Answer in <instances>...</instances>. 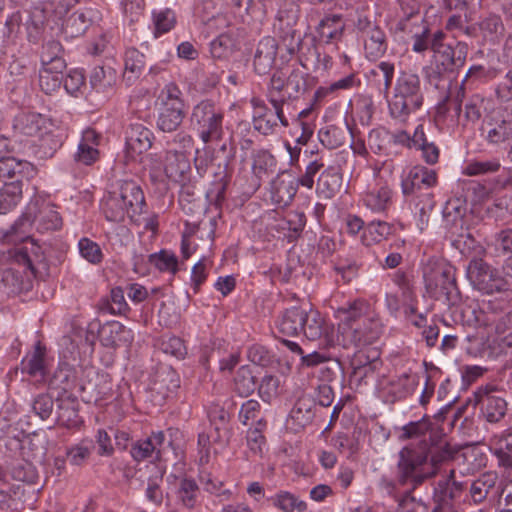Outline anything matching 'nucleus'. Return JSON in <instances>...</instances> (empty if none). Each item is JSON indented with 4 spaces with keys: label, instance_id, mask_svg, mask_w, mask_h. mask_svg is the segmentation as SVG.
<instances>
[{
    "label": "nucleus",
    "instance_id": "9d476101",
    "mask_svg": "<svg viewBox=\"0 0 512 512\" xmlns=\"http://www.w3.org/2000/svg\"><path fill=\"white\" fill-rule=\"evenodd\" d=\"M356 29L363 41L365 57L369 61H377L382 58L388 49L385 31L366 16L358 18Z\"/></svg>",
    "mask_w": 512,
    "mask_h": 512
},
{
    "label": "nucleus",
    "instance_id": "e2e57ef3",
    "mask_svg": "<svg viewBox=\"0 0 512 512\" xmlns=\"http://www.w3.org/2000/svg\"><path fill=\"white\" fill-rule=\"evenodd\" d=\"M150 262L160 271H168L175 274L178 270V260L174 253L162 250L149 256Z\"/></svg>",
    "mask_w": 512,
    "mask_h": 512
},
{
    "label": "nucleus",
    "instance_id": "393cba45",
    "mask_svg": "<svg viewBox=\"0 0 512 512\" xmlns=\"http://www.w3.org/2000/svg\"><path fill=\"white\" fill-rule=\"evenodd\" d=\"M278 51L277 41L272 37L263 38L254 56V68L258 74H266L273 67Z\"/></svg>",
    "mask_w": 512,
    "mask_h": 512
},
{
    "label": "nucleus",
    "instance_id": "473e14b6",
    "mask_svg": "<svg viewBox=\"0 0 512 512\" xmlns=\"http://www.w3.org/2000/svg\"><path fill=\"white\" fill-rule=\"evenodd\" d=\"M179 386L180 382L176 372L170 368H165L156 373L151 391L165 399L171 393H174Z\"/></svg>",
    "mask_w": 512,
    "mask_h": 512
},
{
    "label": "nucleus",
    "instance_id": "5fc2aeb1",
    "mask_svg": "<svg viewBox=\"0 0 512 512\" xmlns=\"http://www.w3.org/2000/svg\"><path fill=\"white\" fill-rule=\"evenodd\" d=\"M235 40L229 33H222L210 44V53L214 59L227 60L233 54Z\"/></svg>",
    "mask_w": 512,
    "mask_h": 512
},
{
    "label": "nucleus",
    "instance_id": "4c0bfd02",
    "mask_svg": "<svg viewBox=\"0 0 512 512\" xmlns=\"http://www.w3.org/2000/svg\"><path fill=\"white\" fill-rule=\"evenodd\" d=\"M102 209L105 218L110 222L120 223L129 217L128 208L120 200L115 189L110 191L103 201Z\"/></svg>",
    "mask_w": 512,
    "mask_h": 512
},
{
    "label": "nucleus",
    "instance_id": "3c124183",
    "mask_svg": "<svg viewBox=\"0 0 512 512\" xmlns=\"http://www.w3.org/2000/svg\"><path fill=\"white\" fill-rule=\"evenodd\" d=\"M63 71L51 66H41L39 71V86L46 94H52L60 89L63 82Z\"/></svg>",
    "mask_w": 512,
    "mask_h": 512
},
{
    "label": "nucleus",
    "instance_id": "c03bdc74",
    "mask_svg": "<svg viewBox=\"0 0 512 512\" xmlns=\"http://www.w3.org/2000/svg\"><path fill=\"white\" fill-rule=\"evenodd\" d=\"M497 479L495 472H486L474 480L470 485V496L473 502L476 504L483 502L495 487Z\"/></svg>",
    "mask_w": 512,
    "mask_h": 512
},
{
    "label": "nucleus",
    "instance_id": "a18cd8bd",
    "mask_svg": "<svg viewBox=\"0 0 512 512\" xmlns=\"http://www.w3.org/2000/svg\"><path fill=\"white\" fill-rule=\"evenodd\" d=\"M486 102L487 100L480 94L470 96L464 105V113L461 114L459 123L465 126L468 123L478 122L486 111Z\"/></svg>",
    "mask_w": 512,
    "mask_h": 512
},
{
    "label": "nucleus",
    "instance_id": "1a4fd4ad",
    "mask_svg": "<svg viewBox=\"0 0 512 512\" xmlns=\"http://www.w3.org/2000/svg\"><path fill=\"white\" fill-rule=\"evenodd\" d=\"M467 54L468 45L460 41L449 49L433 54L430 65L423 69L425 79L430 85L439 88L447 75L464 66Z\"/></svg>",
    "mask_w": 512,
    "mask_h": 512
},
{
    "label": "nucleus",
    "instance_id": "c85d7f7f",
    "mask_svg": "<svg viewBox=\"0 0 512 512\" xmlns=\"http://www.w3.org/2000/svg\"><path fill=\"white\" fill-rule=\"evenodd\" d=\"M430 436H432L435 441H438L439 439L445 440L443 436L438 435L431 430V423L428 420L422 419L420 421L410 422L403 426L400 429L398 438L402 441L414 438H422L421 440L425 439L428 444H430Z\"/></svg>",
    "mask_w": 512,
    "mask_h": 512
},
{
    "label": "nucleus",
    "instance_id": "58836bf2",
    "mask_svg": "<svg viewBox=\"0 0 512 512\" xmlns=\"http://www.w3.org/2000/svg\"><path fill=\"white\" fill-rule=\"evenodd\" d=\"M63 47L59 41L49 40L42 46L41 66H51L56 70H65L66 62L63 58Z\"/></svg>",
    "mask_w": 512,
    "mask_h": 512
},
{
    "label": "nucleus",
    "instance_id": "a211bd4d",
    "mask_svg": "<svg viewBox=\"0 0 512 512\" xmlns=\"http://www.w3.org/2000/svg\"><path fill=\"white\" fill-rule=\"evenodd\" d=\"M437 183L436 172L424 166L413 167L402 181L403 194L413 195L430 190Z\"/></svg>",
    "mask_w": 512,
    "mask_h": 512
},
{
    "label": "nucleus",
    "instance_id": "69168bd1",
    "mask_svg": "<svg viewBox=\"0 0 512 512\" xmlns=\"http://www.w3.org/2000/svg\"><path fill=\"white\" fill-rule=\"evenodd\" d=\"M54 399L46 393L37 395L32 402V410L42 420L49 419L54 412Z\"/></svg>",
    "mask_w": 512,
    "mask_h": 512
},
{
    "label": "nucleus",
    "instance_id": "e433bc0d",
    "mask_svg": "<svg viewBox=\"0 0 512 512\" xmlns=\"http://www.w3.org/2000/svg\"><path fill=\"white\" fill-rule=\"evenodd\" d=\"M392 192L386 185L376 186L366 192L364 205L373 212H384L391 204Z\"/></svg>",
    "mask_w": 512,
    "mask_h": 512
},
{
    "label": "nucleus",
    "instance_id": "a19ab883",
    "mask_svg": "<svg viewBox=\"0 0 512 512\" xmlns=\"http://www.w3.org/2000/svg\"><path fill=\"white\" fill-rule=\"evenodd\" d=\"M200 489L194 479H180L176 492L178 502L187 509L195 508L199 503Z\"/></svg>",
    "mask_w": 512,
    "mask_h": 512
},
{
    "label": "nucleus",
    "instance_id": "b1692460",
    "mask_svg": "<svg viewBox=\"0 0 512 512\" xmlns=\"http://www.w3.org/2000/svg\"><path fill=\"white\" fill-rule=\"evenodd\" d=\"M476 397L478 404L481 406L482 413L488 422L497 423L505 416L507 403L502 397L494 395L492 391L487 389L479 390L476 393Z\"/></svg>",
    "mask_w": 512,
    "mask_h": 512
},
{
    "label": "nucleus",
    "instance_id": "f704fd0d",
    "mask_svg": "<svg viewBox=\"0 0 512 512\" xmlns=\"http://www.w3.org/2000/svg\"><path fill=\"white\" fill-rule=\"evenodd\" d=\"M23 182L20 179L5 183L0 189V215L15 208L22 198Z\"/></svg>",
    "mask_w": 512,
    "mask_h": 512
},
{
    "label": "nucleus",
    "instance_id": "8fccbe9b",
    "mask_svg": "<svg viewBox=\"0 0 512 512\" xmlns=\"http://www.w3.org/2000/svg\"><path fill=\"white\" fill-rule=\"evenodd\" d=\"M371 75L379 87L382 86V93L388 96L395 77V65L390 61H381L371 70Z\"/></svg>",
    "mask_w": 512,
    "mask_h": 512
},
{
    "label": "nucleus",
    "instance_id": "4be33fe9",
    "mask_svg": "<svg viewBox=\"0 0 512 512\" xmlns=\"http://www.w3.org/2000/svg\"><path fill=\"white\" fill-rule=\"evenodd\" d=\"M52 123L39 113L22 111L13 120V129L16 133L29 137H37L41 131Z\"/></svg>",
    "mask_w": 512,
    "mask_h": 512
},
{
    "label": "nucleus",
    "instance_id": "f3484780",
    "mask_svg": "<svg viewBox=\"0 0 512 512\" xmlns=\"http://www.w3.org/2000/svg\"><path fill=\"white\" fill-rule=\"evenodd\" d=\"M416 376L404 372L399 376L391 378L382 387V397L386 403L393 404L410 396L416 387Z\"/></svg>",
    "mask_w": 512,
    "mask_h": 512
},
{
    "label": "nucleus",
    "instance_id": "13d9d810",
    "mask_svg": "<svg viewBox=\"0 0 512 512\" xmlns=\"http://www.w3.org/2000/svg\"><path fill=\"white\" fill-rule=\"evenodd\" d=\"M152 17L156 37L168 33L176 25V14L170 8L153 11Z\"/></svg>",
    "mask_w": 512,
    "mask_h": 512
},
{
    "label": "nucleus",
    "instance_id": "4d7b16f0",
    "mask_svg": "<svg viewBox=\"0 0 512 512\" xmlns=\"http://www.w3.org/2000/svg\"><path fill=\"white\" fill-rule=\"evenodd\" d=\"M287 83V76L283 72H274L268 85V101H274L277 103V100L279 99H291V95L288 94L289 90H287Z\"/></svg>",
    "mask_w": 512,
    "mask_h": 512
},
{
    "label": "nucleus",
    "instance_id": "f8f14e48",
    "mask_svg": "<svg viewBox=\"0 0 512 512\" xmlns=\"http://www.w3.org/2000/svg\"><path fill=\"white\" fill-rule=\"evenodd\" d=\"M165 443L166 436L163 431L152 432L148 437L134 442L130 454L137 462L144 460L154 462L161 458Z\"/></svg>",
    "mask_w": 512,
    "mask_h": 512
},
{
    "label": "nucleus",
    "instance_id": "20e7f679",
    "mask_svg": "<svg viewBox=\"0 0 512 512\" xmlns=\"http://www.w3.org/2000/svg\"><path fill=\"white\" fill-rule=\"evenodd\" d=\"M62 225V217L56 210V206L49 201L35 197L26 206L20 219L6 232L5 238L10 241V238L18 230L25 233L31 226H35L40 233H46L59 230Z\"/></svg>",
    "mask_w": 512,
    "mask_h": 512
},
{
    "label": "nucleus",
    "instance_id": "6e6552de",
    "mask_svg": "<svg viewBox=\"0 0 512 512\" xmlns=\"http://www.w3.org/2000/svg\"><path fill=\"white\" fill-rule=\"evenodd\" d=\"M224 112L211 100H203L192 109L191 127L203 143L220 141L223 137Z\"/></svg>",
    "mask_w": 512,
    "mask_h": 512
},
{
    "label": "nucleus",
    "instance_id": "7ed1b4c3",
    "mask_svg": "<svg viewBox=\"0 0 512 512\" xmlns=\"http://www.w3.org/2000/svg\"><path fill=\"white\" fill-rule=\"evenodd\" d=\"M423 101L420 77L416 73L401 71L388 102L391 117L405 123L412 113L422 107Z\"/></svg>",
    "mask_w": 512,
    "mask_h": 512
},
{
    "label": "nucleus",
    "instance_id": "bf43d9fd",
    "mask_svg": "<svg viewBox=\"0 0 512 512\" xmlns=\"http://www.w3.org/2000/svg\"><path fill=\"white\" fill-rule=\"evenodd\" d=\"M201 483L204 490L219 498V501H228L232 498L233 492L225 488L224 483L211 474L201 476Z\"/></svg>",
    "mask_w": 512,
    "mask_h": 512
},
{
    "label": "nucleus",
    "instance_id": "39448f33",
    "mask_svg": "<svg viewBox=\"0 0 512 512\" xmlns=\"http://www.w3.org/2000/svg\"><path fill=\"white\" fill-rule=\"evenodd\" d=\"M455 272L456 269L444 260L428 259L423 265L422 273L430 297L455 302L459 296Z\"/></svg>",
    "mask_w": 512,
    "mask_h": 512
},
{
    "label": "nucleus",
    "instance_id": "423d86ee",
    "mask_svg": "<svg viewBox=\"0 0 512 512\" xmlns=\"http://www.w3.org/2000/svg\"><path fill=\"white\" fill-rule=\"evenodd\" d=\"M8 257L13 264L19 266L21 270L9 269L6 271V280L9 276L15 277V274H23L21 279L13 284L16 290L28 289L32 278L36 276L37 266L44 261V253L40 245L32 238L27 237L21 243L9 249Z\"/></svg>",
    "mask_w": 512,
    "mask_h": 512
},
{
    "label": "nucleus",
    "instance_id": "c756f323",
    "mask_svg": "<svg viewBox=\"0 0 512 512\" xmlns=\"http://www.w3.org/2000/svg\"><path fill=\"white\" fill-rule=\"evenodd\" d=\"M342 186V175L334 167L326 168L317 180V192L325 199H331Z\"/></svg>",
    "mask_w": 512,
    "mask_h": 512
},
{
    "label": "nucleus",
    "instance_id": "37998d69",
    "mask_svg": "<svg viewBox=\"0 0 512 512\" xmlns=\"http://www.w3.org/2000/svg\"><path fill=\"white\" fill-rule=\"evenodd\" d=\"M52 126H48L41 133H39L38 137V150L36 154L40 158H50L54 155V153L62 146V138L60 134H56L52 129Z\"/></svg>",
    "mask_w": 512,
    "mask_h": 512
},
{
    "label": "nucleus",
    "instance_id": "2eb2a0df",
    "mask_svg": "<svg viewBox=\"0 0 512 512\" xmlns=\"http://www.w3.org/2000/svg\"><path fill=\"white\" fill-rule=\"evenodd\" d=\"M298 182L292 175L282 172L270 183V200L279 208L289 206L298 189Z\"/></svg>",
    "mask_w": 512,
    "mask_h": 512
},
{
    "label": "nucleus",
    "instance_id": "338daca9",
    "mask_svg": "<svg viewBox=\"0 0 512 512\" xmlns=\"http://www.w3.org/2000/svg\"><path fill=\"white\" fill-rule=\"evenodd\" d=\"M455 471L452 469L449 471L447 479L438 482V490L442 493L443 499L453 500L461 494L464 490L465 485L463 482L454 480Z\"/></svg>",
    "mask_w": 512,
    "mask_h": 512
},
{
    "label": "nucleus",
    "instance_id": "6e6d98bb",
    "mask_svg": "<svg viewBox=\"0 0 512 512\" xmlns=\"http://www.w3.org/2000/svg\"><path fill=\"white\" fill-rule=\"evenodd\" d=\"M318 138L322 145L328 149L341 147L347 138V131L336 126H327L318 132Z\"/></svg>",
    "mask_w": 512,
    "mask_h": 512
},
{
    "label": "nucleus",
    "instance_id": "4468645a",
    "mask_svg": "<svg viewBox=\"0 0 512 512\" xmlns=\"http://www.w3.org/2000/svg\"><path fill=\"white\" fill-rule=\"evenodd\" d=\"M482 130L489 143H504L512 139V115L502 112L487 115Z\"/></svg>",
    "mask_w": 512,
    "mask_h": 512
},
{
    "label": "nucleus",
    "instance_id": "603ef678",
    "mask_svg": "<svg viewBox=\"0 0 512 512\" xmlns=\"http://www.w3.org/2000/svg\"><path fill=\"white\" fill-rule=\"evenodd\" d=\"M314 401L310 397H300L290 412L291 418L301 427H305L314 418Z\"/></svg>",
    "mask_w": 512,
    "mask_h": 512
},
{
    "label": "nucleus",
    "instance_id": "864d4df0",
    "mask_svg": "<svg viewBox=\"0 0 512 512\" xmlns=\"http://www.w3.org/2000/svg\"><path fill=\"white\" fill-rule=\"evenodd\" d=\"M144 55L138 50L131 48L125 52L124 78L127 81L137 79L144 68Z\"/></svg>",
    "mask_w": 512,
    "mask_h": 512
},
{
    "label": "nucleus",
    "instance_id": "6ab92c4d",
    "mask_svg": "<svg viewBox=\"0 0 512 512\" xmlns=\"http://www.w3.org/2000/svg\"><path fill=\"white\" fill-rule=\"evenodd\" d=\"M297 23V14L293 10H280L274 23V28L281 40L287 47L289 53H294L299 45L300 37H296L295 25Z\"/></svg>",
    "mask_w": 512,
    "mask_h": 512
},
{
    "label": "nucleus",
    "instance_id": "412c9836",
    "mask_svg": "<svg viewBox=\"0 0 512 512\" xmlns=\"http://www.w3.org/2000/svg\"><path fill=\"white\" fill-rule=\"evenodd\" d=\"M153 132L141 123H133L126 132V148L131 157L141 155L152 146Z\"/></svg>",
    "mask_w": 512,
    "mask_h": 512
},
{
    "label": "nucleus",
    "instance_id": "7c9ffc66",
    "mask_svg": "<svg viewBox=\"0 0 512 512\" xmlns=\"http://www.w3.org/2000/svg\"><path fill=\"white\" fill-rule=\"evenodd\" d=\"M35 173V168L32 163L27 160H21L14 156H9L6 159L0 161V175L4 177L13 178L20 176V180L23 178L28 179Z\"/></svg>",
    "mask_w": 512,
    "mask_h": 512
},
{
    "label": "nucleus",
    "instance_id": "72a5a7b5",
    "mask_svg": "<svg viewBox=\"0 0 512 512\" xmlns=\"http://www.w3.org/2000/svg\"><path fill=\"white\" fill-rule=\"evenodd\" d=\"M21 370L32 377L41 376L45 379V347H43L40 342L35 345L34 351L22 360Z\"/></svg>",
    "mask_w": 512,
    "mask_h": 512
},
{
    "label": "nucleus",
    "instance_id": "774afa93",
    "mask_svg": "<svg viewBox=\"0 0 512 512\" xmlns=\"http://www.w3.org/2000/svg\"><path fill=\"white\" fill-rule=\"evenodd\" d=\"M324 168V161L322 156H318L313 160H310L306 165L305 172L296 179L298 184L312 189L314 186L315 176Z\"/></svg>",
    "mask_w": 512,
    "mask_h": 512
},
{
    "label": "nucleus",
    "instance_id": "a878e982",
    "mask_svg": "<svg viewBox=\"0 0 512 512\" xmlns=\"http://www.w3.org/2000/svg\"><path fill=\"white\" fill-rule=\"evenodd\" d=\"M185 115V104L174 102L170 105L161 106L157 118V127L163 132H174L182 124Z\"/></svg>",
    "mask_w": 512,
    "mask_h": 512
},
{
    "label": "nucleus",
    "instance_id": "de8ad7c7",
    "mask_svg": "<svg viewBox=\"0 0 512 512\" xmlns=\"http://www.w3.org/2000/svg\"><path fill=\"white\" fill-rule=\"evenodd\" d=\"M117 81V72L110 66L95 67L90 76L91 86L100 92L112 88Z\"/></svg>",
    "mask_w": 512,
    "mask_h": 512
},
{
    "label": "nucleus",
    "instance_id": "ddd939ff",
    "mask_svg": "<svg viewBox=\"0 0 512 512\" xmlns=\"http://www.w3.org/2000/svg\"><path fill=\"white\" fill-rule=\"evenodd\" d=\"M120 200L129 211V218L136 222L140 215L145 212L146 202L144 193L134 181H120L115 188Z\"/></svg>",
    "mask_w": 512,
    "mask_h": 512
},
{
    "label": "nucleus",
    "instance_id": "aec40b11",
    "mask_svg": "<svg viewBox=\"0 0 512 512\" xmlns=\"http://www.w3.org/2000/svg\"><path fill=\"white\" fill-rule=\"evenodd\" d=\"M99 339L103 346L109 348L128 346L133 341V333L122 323L111 321L101 326Z\"/></svg>",
    "mask_w": 512,
    "mask_h": 512
},
{
    "label": "nucleus",
    "instance_id": "f257e3e1",
    "mask_svg": "<svg viewBox=\"0 0 512 512\" xmlns=\"http://www.w3.org/2000/svg\"><path fill=\"white\" fill-rule=\"evenodd\" d=\"M430 441L407 445L398 454L396 478L400 485L407 486V491L434 477L457 453L446 440L435 441L430 436Z\"/></svg>",
    "mask_w": 512,
    "mask_h": 512
},
{
    "label": "nucleus",
    "instance_id": "680f3d73",
    "mask_svg": "<svg viewBox=\"0 0 512 512\" xmlns=\"http://www.w3.org/2000/svg\"><path fill=\"white\" fill-rule=\"evenodd\" d=\"M240 354L238 351H222L220 348H213L209 355V360L218 361L221 372L232 371L238 364Z\"/></svg>",
    "mask_w": 512,
    "mask_h": 512
},
{
    "label": "nucleus",
    "instance_id": "49530a36",
    "mask_svg": "<svg viewBox=\"0 0 512 512\" xmlns=\"http://www.w3.org/2000/svg\"><path fill=\"white\" fill-rule=\"evenodd\" d=\"M393 231V226L385 221H372L365 226L361 236L362 243L370 246L387 238Z\"/></svg>",
    "mask_w": 512,
    "mask_h": 512
},
{
    "label": "nucleus",
    "instance_id": "f03ea898",
    "mask_svg": "<svg viewBox=\"0 0 512 512\" xmlns=\"http://www.w3.org/2000/svg\"><path fill=\"white\" fill-rule=\"evenodd\" d=\"M339 319L337 341L344 348L360 347L374 343L383 332L379 316L369 312V305L355 300L336 311Z\"/></svg>",
    "mask_w": 512,
    "mask_h": 512
},
{
    "label": "nucleus",
    "instance_id": "5701e85b",
    "mask_svg": "<svg viewBox=\"0 0 512 512\" xmlns=\"http://www.w3.org/2000/svg\"><path fill=\"white\" fill-rule=\"evenodd\" d=\"M190 171V162L184 152H178L176 149H170L166 152L164 172L170 180L184 183L188 180Z\"/></svg>",
    "mask_w": 512,
    "mask_h": 512
},
{
    "label": "nucleus",
    "instance_id": "9b49d317",
    "mask_svg": "<svg viewBox=\"0 0 512 512\" xmlns=\"http://www.w3.org/2000/svg\"><path fill=\"white\" fill-rule=\"evenodd\" d=\"M467 277L479 291L492 294L500 290V279L496 269L481 258H473L467 268Z\"/></svg>",
    "mask_w": 512,
    "mask_h": 512
},
{
    "label": "nucleus",
    "instance_id": "79ce46f5",
    "mask_svg": "<svg viewBox=\"0 0 512 512\" xmlns=\"http://www.w3.org/2000/svg\"><path fill=\"white\" fill-rule=\"evenodd\" d=\"M75 373L69 365H60L48 380L50 389L61 390V394H71L75 386Z\"/></svg>",
    "mask_w": 512,
    "mask_h": 512
},
{
    "label": "nucleus",
    "instance_id": "cd10ccee",
    "mask_svg": "<svg viewBox=\"0 0 512 512\" xmlns=\"http://www.w3.org/2000/svg\"><path fill=\"white\" fill-rule=\"evenodd\" d=\"M490 449L501 466L512 468V427L494 435L490 439Z\"/></svg>",
    "mask_w": 512,
    "mask_h": 512
},
{
    "label": "nucleus",
    "instance_id": "09e8293b",
    "mask_svg": "<svg viewBox=\"0 0 512 512\" xmlns=\"http://www.w3.org/2000/svg\"><path fill=\"white\" fill-rule=\"evenodd\" d=\"M92 11H76L66 20L64 31L70 37L83 35L92 23Z\"/></svg>",
    "mask_w": 512,
    "mask_h": 512
},
{
    "label": "nucleus",
    "instance_id": "0e129e2a",
    "mask_svg": "<svg viewBox=\"0 0 512 512\" xmlns=\"http://www.w3.org/2000/svg\"><path fill=\"white\" fill-rule=\"evenodd\" d=\"M464 209L459 206H454L452 203H447L443 210V218L446 227L452 233H456L458 229H462L464 225Z\"/></svg>",
    "mask_w": 512,
    "mask_h": 512
},
{
    "label": "nucleus",
    "instance_id": "052dcab7",
    "mask_svg": "<svg viewBox=\"0 0 512 512\" xmlns=\"http://www.w3.org/2000/svg\"><path fill=\"white\" fill-rule=\"evenodd\" d=\"M271 500L273 505L283 512H293L294 510L302 512L306 509V503L298 500L289 492H279Z\"/></svg>",
    "mask_w": 512,
    "mask_h": 512
},
{
    "label": "nucleus",
    "instance_id": "2f4dec72",
    "mask_svg": "<svg viewBox=\"0 0 512 512\" xmlns=\"http://www.w3.org/2000/svg\"><path fill=\"white\" fill-rule=\"evenodd\" d=\"M345 30V23L340 15H329L324 17L317 27L319 37L325 43L338 41L342 38Z\"/></svg>",
    "mask_w": 512,
    "mask_h": 512
},
{
    "label": "nucleus",
    "instance_id": "0eeeda50",
    "mask_svg": "<svg viewBox=\"0 0 512 512\" xmlns=\"http://www.w3.org/2000/svg\"><path fill=\"white\" fill-rule=\"evenodd\" d=\"M279 332L287 336L303 335L314 341L324 333V319L313 309L292 307L286 309L278 321Z\"/></svg>",
    "mask_w": 512,
    "mask_h": 512
},
{
    "label": "nucleus",
    "instance_id": "ea45409f",
    "mask_svg": "<svg viewBox=\"0 0 512 512\" xmlns=\"http://www.w3.org/2000/svg\"><path fill=\"white\" fill-rule=\"evenodd\" d=\"M257 387L255 371L248 365L241 366L234 377V391L241 397H248Z\"/></svg>",
    "mask_w": 512,
    "mask_h": 512
},
{
    "label": "nucleus",
    "instance_id": "dca6fc26",
    "mask_svg": "<svg viewBox=\"0 0 512 512\" xmlns=\"http://www.w3.org/2000/svg\"><path fill=\"white\" fill-rule=\"evenodd\" d=\"M56 405L54 420L57 424L68 429L80 427L83 421L78 413L77 397L72 394H59L56 398Z\"/></svg>",
    "mask_w": 512,
    "mask_h": 512
},
{
    "label": "nucleus",
    "instance_id": "c9c22d12",
    "mask_svg": "<svg viewBox=\"0 0 512 512\" xmlns=\"http://www.w3.org/2000/svg\"><path fill=\"white\" fill-rule=\"evenodd\" d=\"M287 80V90H289L288 94L291 95V99L298 98L315 85V78L299 68L293 69L287 76Z\"/></svg>",
    "mask_w": 512,
    "mask_h": 512
},
{
    "label": "nucleus",
    "instance_id": "bb28decb",
    "mask_svg": "<svg viewBox=\"0 0 512 512\" xmlns=\"http://www.w3.org/2000/svg\"><path fill=\"white\" fill-rule=\"evenodd\" d=\"M277 160L274 155L266 150L259 149L252 155V173L254 176V186L260 187L263 178L275 171Z\"/></svg>",
    "mask_w": 512,
    "mask_h": 512
}]
</instances>
